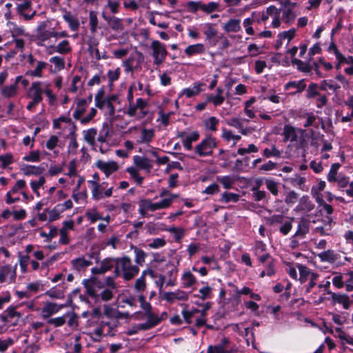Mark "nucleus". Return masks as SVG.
<instances>
[{"instance_id": "nucleus-56", "label": "nucleus", "mask_w": 353, "mask_h": 353, "mask_svg": "<svg viewBox=\"0 0 353 353\" xmlns=\"http://www.w3.org/2000/svg\"><path fill=\"white\" fill-rule=\"evenodd\" d=\"M239 198L240 195L238 194L225 192L221 194L219 201L224 203H227L230 201L237 202L239 200Z\"/></svg>"}, {"instance_id": "nucleus-28", "label": "nucleus", "mask_w": 353, "mask_h": 353, "mask_svg": "<svg viewBox=\"0 0 353 353\" xmlns=\"http://www.w3.org/2000/svg\"><path fill=\"white\" fill-rule=\"evenodd\" d=\"M181 286L183 288H192L197 282L195 276L190 271L185 270L181 274Z\"/></svg>"}, {"instance_id": "nucleus-15", "label": "nucleus", "mask_w": 353, "mask_h": 353, "mask_svg": "<svg viewBox=\"0 0 353 353\" xmlns=\"http://www.w3.org/2000/svg\"><path fill=\"white\" fill-rule=\"evenodd\" d=\"M304 130L296 129L290 125H285L282 135L283 136V142H295L298 141L299 135L303 136Z\"/></svg>"}, {"instance_id": "nucleus-23", "label": "nucleus", "mask_w": 353, "mask_h": 353, "mask_svg": "<svg viewBox=\"0 0 353 353\" xmlns=\"http://www.w3.org/2000/svg\"><path fill=\"white\" fill-rule=\"evenodd\" d=\"M166 266L169 268L164 275L166 276L167 286L174 287L176 285L179 269L173 264H168Z\"/></svg>"}, {"instance_id": "nucleus-54", "label": "nucleus", "mask_w": 353, "mask_h": 353, "mask_svg": "<svg viewBox=\"0 0 353 353\" xmlns=\"http://www.w3.org/2000/svg\"><path fill=\"white\" fill-rule=\"evenodd\" d=\"M98 17L97 14L94 11H90L89 12V25L90 30L92 34H95L98 29Z\"/></svg>"}, {"instance_id": "nucleus-59", "label": "nucleus", "mask_w": 353, "mask_h": 353, "mask_svg": "<svg viewBox=\"0 0 353 353\" xmlns=\"http://www.w3.org/2000/svg\"><path fill=\"white\" fill-rule=\"evenodd\" d=\"M166 241L164 238H154L148 241V247L150 249H159L165 245Z\"/></svg>"}, {"instance_id": "nucleus-42", "label": "nucleus", "mask_w": 353, "mask_h": 353, "mask_svg": "<svg viewBox=\"0 0 353 353\" xmlns=\"http://www.w3.org/2000/svg\"><path fill=\"white\" fill-rule=\"evenodd\" d=\"M46 67L47 63L42 61H38L36 62L35 68L32 70L28 71L27 74L32 77L41 78L43 77V70L46 69Z\"/></svg>"}, {"instance_id": "nucleus-26", "label": "nucleus", "mask_w": 353, "mask_h": 353, "mask_svg": "<svg viewBox=\"0 0 353 353\" xmlns=\"http://www.w3.org/2000/svg\"><path fill=\"white\" fill-rule=\"evenodd\" d=\"M205 52V47L204 44L201 43L189 45L184 50L185 54L188 57H191L192 56H196V55H201V54H204Z\"/></svg>"}, {"instance_id": "nucleus-43", "label": "nucleus", "mask_w": 353, "mask_h": 353, "mask_svg": "<svg viewBox=\"0 0 353 353\" xmlns=\"http://www.w3.org/2000/svg\"><path fill=\"white\" fill-rule=\"evenodd\" d=\"M97 134V130L94 128L83 131V140L91 146H94L95 145Z\"/></svg>"}, {"instance_id": "nucleus-61", "label": "nucleus", "mask_w": 353, "mask_h": 353, "mask_svg": "<svg viewBox=\"0 0 353 353\" xmlns=\"http://www.w3.org/2000/svg\"><path fill=\"white\" fill-rule=\"evenodd\" d=\"M56 46L57 53L67 54L72 51V48L68 40H63Z\"/></svg>"}, {"instance_id": "nucleus-27", "label": "nucleus", "mask_w": 353, "mask_h": 353, "mask_svg": "<svg viewBox=\"0 0 353 353\" xmlns=\"http://www.w3.org/2000/svg\"><path fill=\"white\" fill-rule=\"evenodd\" d=\"M205 84L201 82L194 83L192 88H187L182 90L181 94L186 96L188 98L198 95L204 90Z\"/></svg>"}, {"instance_id": "nucleus-25", "label": "nucleus", "mask_w": 353, "mask_h": 353, "mask_svg": "<svg viewBox=\"0 0 353 353\" xmlns=\"http://www.w3.org/2000/svg\"><path fill=\"white\" fill-rule=\"evenodd\" d=\"M318 257L323 262L334 263L338 262V260L341 256L339 254L336 253L332 250H327L318 254Z\"/></svg>"}, {"instance_id": "nucleus-37", "label": "nucleus", "mask_w": 353, "mask_h": 353, "mask_svg": "<svg viewBox=\"0 0 353 353\" xmlns=\"http://www.w3.org/2000/svg\"><path fill=\"white\" fill-rule=\"evenodd\" d=\"M63 19L68 23L69 28L72 31H77L79 28V21L77 17L73 16L70 12H65L63 15Z\"/></svg>"}, {"instance_id": "nucleus-38", "label": "nucleus", "mask_w": 353, "mask_h": 353, "mask_svg": "<svg viewBox=\"0 0 353 353\" xmlns=\"http://www.w3.org/2000/svg\"><path fill=\"white\" fill-rule=\"evenodd\" d=\"M296 267L299 271L300 276L299 279L301 283H305L312 277V275L313 276L315 274H316V272L311 271L308 268H307L305 265L298 264Z\"/></svg>"}, {"instance_id": "nucleus-31", "label": "nucleus", "mask_w": 353, "mask_h": 353, "mask_svg": "<svg viewBox=\"0 0 353 353\" xmlns=\"http://www.w3.org/2000/svg\"><path fill=\"white\" fill-rule=\"evenodd\" d=\"M103 17L113 30L121 32L123 30L122 19L116 17H106L105 14L103 15Z\"/></svg>"}, {"instance_id": "nucleus-41", "label": "nucleus", "mask_w": 353, "mask_h": 353, "mask_svg": "<svg viewBox=\"0 0 353 353\" xmlns=\"http://www.w3.org/2000/svg\"><path fill=\"white\" fill-rule=\"evenodd\" d=\"M87 108L88 101L84 99H79L77 103V108L73 113V117L76 119H79L85 113Z\"/></svg>"}, {"instance_id": "nucleus-8", "label": "nucleus", "mask_w": 353, "mask_h": 353, "mask_svg": "<svg viewBox=\"0 0 353 353\" xmlns=\"http://www.w3.org/2000/svg\"><path fill=\"white\" fill-rule=\"evenodd\" d=\"M216 147V139L209 136L203 139L194 147V153L199 157L211 156L213 154L214 149Z\"/></svg>"}, {"instance_id": "nucleus-33", "label": "nucleus", "mask_w": 353, "mask_h": 353, "mask_svg": "<svg viewBox=\"0 0 353 353\" xmlns=\"http://www.w3.org/2000/svg\"><path fill=\"white\" fill-rule=\"evenodd\" d=\"M226 32H238L241 30V20L239 19H230L223 26Z\"/></svg>"}, {"instance_id": "nucleus-32", "label": "nucleus", "mask_w": 353, "mask_h": 353, "mask_svg": "<svg viewBox=\"0 0 353 353\" xmlns=\"http://www.w3.org/2000/svg\"><path fill=\"white\" fill-rule=\"evenodd\" d=\"M267 12L273 17L272 26L274 28H278L281 26V19L279 17V10L275 6H270L267 8Z\"/></svg>"}, {"instance_id": "nucleus-11", "label": "nucleus", "mask_w": 353, "mask_h": 353, "mask_svg": "<svg viewBox=\"0 0 353 353\" xmlns=\"http://www.w3.org/2000/svg\"><path fill=\"white\" fill-rule=\"evenodd\" d=\"M46 82L34 81L27 90V97L31 100L41 103L43 100Z\"/></svg>"}, {"instance_id": "nucleus-50", "label": "nucleus", "mask_w": 353, "mask_h": 353, "mask_svg": "<svg viewBox=\"0 0 353 353\" xmlns=\"http://www.w3.org/2000/svg\"><path fill=\"white\" fill-rule=\"evenodd\" d=\"M112 288H104L100 292L98 293V297L94 298L95 301L101 300L103 301H108L113 298V292Z\"/></svg>"}, {"instance_id": "nucleus-35", "label": "nucleus", "mask_w": 353, "mask_h": 353, "mask_svg": "<svg viewBox=\"0 0 353 353\" xmlns=\"http://www.w3.org/2000/svg\"><path fill=\"white\" fill-rule=\"evenodd\" d=\"M332 223V218L327 216L326 223L323 225L316 227L314 232L321 236L330 235L331 234Z\"/></svg>"}, {"instance_id": "nucleus-63", "label": "nucleus", "mask_w": 353, "mask_h": 353, "mask_svg": "<svg viewBox=\"0 0 353 353\" xmlns=\"http://www.w3.org/2000/svg\"><path fill=\"white\" fill-rule=\"evenodd\" d=\"M216 180L221 183L225 189H230L234 184L235 179L231 176H217Z\"/></svg>"}, {"instance_id": "nucleus-20", "label": "nucleus", "mask_w": 353, "mask_h": 353, "mask_svg": "<svg viewBox=\"0 0 353 353\" xmlns=\"http://www.w3.org/2000/svg\"><path fill=\"white\" fill-rule=\"evenodd\" d=\"M63 307V305H59L49 301L46 302L41 310V315L43 319H48L52 315L57 313Z\"/></svg>"}, {"instance_id": "nucleus-30", "label": "nucleus", "mask_w": 353, "mask_h": 353, "mask_svg": "<svg viewBox=\"0 0 353 353\" xmlns=\"http://www.w3.org/2000/svg\"><path fill=\"white\" fill-rule=\"evenodd\" d=\"M153 202L151 199H144L139 203V213L143 217L148 212H154Z\"/></svg>"}, {"instance_id": "nucleus-62", "label": "nucleus", "mask_w": 353, "mask_h": 353, "mask_svg": "<svg viewBox=\"0 0 353 353\" xmlns=\"http://www.w3.org/2000/svg\"><path fill=\"white\" fill-rule=\"evenodd\" d=\"M218 34L217 30L214 27L212 23L205 24L204 34L205 36V40L210 41L212 38L215 37Z\"/></svg>"}, {"instance_id": "nucleus-14", "label": "nucleus", "mask_w": 353, "mask_h": 353, "mask_svg": "<svg viewBox=\"0 0 353 353\" xmlns=\"http://www.w3.org/2000/svg\"><path fill=\"white\" fill-rule=\"evenodd\" d=\"M47 21H42L39 23L36 29V41L40 46H45V42L51 38L50 30H46Z\"/></svg>"}, {"instance_id": "nucleus-2", "label": "nucleus", "mask_w": 353, "mask_h": 353, "mask_svg": "<svg viewBox=\"0 0 353 353\" xmlns=\"http://www.w3.org/2000/svg\"><path fill=\"white\" fill-rule=\"evenodd\" d=\"M119 324V321L117 319L101 318L99 327L96 328L92 334V338L95 341H99L102 336H115Z\"/></svg>"}, {"instance_id": "nucleus-10", "label": "nucleus", "mask_w": 353, "mask_h": 353, "mask_svg": "<svg viewBox=\"0 0 353 353\" xmlns=\"http://www.w3.org/2000/svg\"><path fill=\"white\" fill-rule=\"evenodd\" d=\"M86 293L92 298L98 297V293L104 288L102 280L98 277H92L83 282Z\"/></svg>"}, {"instance_id": "nucleus-55", "label": "nucleus", "mask_w": 353, "mask_h": 353, "mask_svg": "<svg viewBox=\"0 0 353 353\" xmlns=\"http://www.w3.org/2000/svg\"><path fill=\"white\" fill-rule=\"evenodd\" d=\"M85 216L92 223L102 219V216L99 214L96 208L88 209L85 211Z\"/></svg>"}, {"instance_id": "nucleus-29", "label": "nucleus", "mask_w": 353, "mask_h": 353, "mask_svg": "<svg viewBox=\"0 0 353 353\" xmlns=\"http://www.w3.org/2000/svg\"><path fill=\"white\" fill-rule=\"evenodd\" d=\"M134 163L139 168L150 172L152 168V161L145 157L134 156L133 158Z\"/></svg>"}, {"instance_id": "nucleus-4", "label": "nucleus", "mask_w": 353, "mask_h": 353, "mask_svg": "<svg viewBox=\"0 0 353 353\" xmlns=\"http://www.w3.org/2000/svg\"><path fill=\"white\" fill-rule=\"evenodd\" d=\"M281 7L279 9L281 13V20L288 25L292 24L298 14L297 3L291 0H280Z\"/></svg>"}, {"instance_id": "nucleus-45", "label": "nucleus", "mask_w": 353, "mask_h": 353, "mask_svg": "<svg viewBox=\"0 0 353 353\" xmlns=\"http://www.w3.org/2000/svg\"><path fill=\"white\" fill-rule=\"evenodd\" d=\"M199 138V134L197 131H194L188 134L183 140V146L187 150L192 149V143L196 141Z\"/></svg>"}, {"instance_id": "nucleus-47", "label": "nucleus", "mask_w": 353, "mask_h": 353, "mask_svg": "<svg viewBox=\"0 0 353 353\" xmlns=\"http://www.w3.org/2000/svg\"><path fill=\"white\" fill-rule=\"evenodd\" d=\"M255 15L254 13H251L250 16L249 17L245 18L243 21V26L245 28V31L246 34L249 35H254L255 32L252 27L254 21V16Z\"/></svg>"}, {"instance_id": "nucleus-44", "label": "nucleus", "mask_w": 353, "mask_h": 353, "mask_svg": "<svg viewBox=\"0 0 353 353\" xmlns=\"http://www.w3.org/2000/svg\"><path fill=\"white\" fill-rule=\"evenodd\" d=\"M74 269L80 271L90 266L92 262L84 257H79L71 261Z\"/></svg>"}, {"instance_id": "nucleus-46", "label": "nucleus", "mask_w": 353, "mask_h": 353, "mask_svg": "<svg viewBox=\"0 0 353 353\" xmlns=\"http://www.w3.org/2000/svg\"><path fill=\"white\" fill-rule=\"evenodd\" d=\"M132 248L134 253V261L137 263V265L142 266L145 263V260L147 256L146 252H145L143 250L138 248L136 246H134Z\"/></svg>"}, {"instance_id": "nucleus-52", "label": "nucleus", "mask_w": 353, "mask_h": 353, "mask_svg": "<svg viewBox=\"0 0 353 353\" xmlns=\"http://www.w3.org/2000/svg\"><path fill=\"white\" fill-rule=\"evenodd\" d=\"M265 183L267 189L270 192V193L274 196H277L279 194V187L280 183L277 181H275L272 179H266L265 180Z\"/></svg>"}, {"instance_id": "nucleus-58", "label": "nucleus", "mask_w": 353, "mask_h": 353, "mask_svg": "<svg viewBox=\"0 0 353 353\" xmlns=\"http://www.w3.org/2000/svg\"><path fill=\"white\" fill-rule=\"evenodd\" d=\"M340 168V164L339 163H333L330 169V171L327 176V180L330 183H333L339 176L338 170Z\"/></svg>"}, {"instance_id": "nucleus-17", "label": "nucleus", "mask_w": 353, "mask_h": 353, "mask_svg": "<svg viewBox=\"0 0 353 353\" xmlns=\"http://www.w3.org/2000/svg\"><path fill=\"white\" fill-rule=\"evenodd\" d=\"M310 221L305 217H301L299 219L296 230L293 237L304 239L310 232Z\"/></svg>"}, {"instance_id": "nucleus-51", "label": "nucleus", "mask_w": 353, "mask_h": 353, "mask_svg": "<svg viewBox=\"0 0 353 353\" xmlns=\"http://www.w3.org/2000/svg\"><path fill=\"white\" fill-rule=\"evenodd\" d=\"M1 93L5 97H13L17 94V85L16 83L5 85L1 89Z\"/></svg>"}, {"instance_id": "nucleus-21", "label": "nucleus", "mask_w": 353, "mask_h": 353, "mask_svg": "<svg viewBox=\"0 0 353 353\" xmlns=\"http://www.w3.org/2000/svg\"><path fill=\"white\" fill-rule=\"evenodd\" d=\"M228 125L234 127L239 130L243 135H248L254 131V128H243L242 121L237 117H232L227 121Z\"/></svg>"}, {"instance_id": "nucleus-57", "label": "nucleus", "mask_w": 353, "mask_h": 353, "mask_svg": "<svg viewBox=\"0 0 353 353\" xmlns=\"http://www.w3.org/2000/svg\"><path fill=\"white\" fill-rule=\"evenodd\" d=\"M291 61L292 65H296V68L299 71L308 73L312 70V66L309 63H305L300 59H292Z\"/></svg>"}, {"instance_id": "nucleus-6", "label": "nucleus", "mask_w": 353, "mask_h": 353, "mask_svg": "<svg viewBox=\"0 0 353 353\" xmlns=\"http://www.w3.org/2000/svg\"><path fill=\"white\" fill-rule=\"evenodd\" d=\"M148 103L142 98L136 99L135 103L129 104L125 111V114L130 117H134L137 120H141L148 114L147 109Z\"/></svg>"}, {"instance_id": "nucleus-18", "label": "nucleus", "mask_w": 353, "mask_h": 353, "mask_svg": "<svg viewBox=\"0 0 353 353\" xmlns=\"http://www.w3.org/2000/svg\"><path fill=\"white\" fill-rule=\"evenodd\" d=\"M117 258H106L103 259L99 267H95L92 269V272L94 274H104L110 270L114 266H117Z\"/></svg>"}, {"instance_id": "nucleus-49", "label": "nucleus", "mask_w": 353, "mask_h": 353, "mask_svg": "<svg viewBox=\"0 0 353 353\" xmlns=\"http://www.w3.org/2000/svg\"><path fill=\"white\" fill-rule=\"evenodd\" d=\"M319 88L320 90L323 91L330 90L334 92H336L338 90L341 88V87L337 83H336L333 80H323L321 82Z\"/></svg>"}, {"instance_id": "nucleus-9", "label": "nucleus", "mask_w": 353, "mask_h": 353, "mask_svg": "<svg viewBox=\"0 0 353 353\" xmlns=\"http://www.w3.org/2000/svg\"><path fill=\"white\" fill-rule=\"evenodd\" d=\"M150 49L154 59V64L156 65H161L168 55L165 45L158 40H154L150 44Z\"/></svg>"}, {"instance_id": "nucleus-13", "label": "nucleus", "mask_w": 353, "mask_h": 353, "mask_svg": "<svg viewBox=\"0 0 353 353\" xmlns=\"http://www.w3.org/2000/svg\"><path fill=\"white\" fill-rule=\"evenodd\" d=\"M16 268H13L11 265L6 264L2 265L0 268V283H14L16 281Z\"/></svg>"}, {"instance_id": "nucleus-7", "label": "nucleus", "mask_w": 353, "mask_h": 353, "mask_svg": "<svg viewBox=\"0 0 353 353\" xmlns=\"http://www.w3.org/2000/svg\"><path fill=\"white\" fill-rule=\"evenodd\" d=\"M89 187L91 188L92 199L94 201H99L105 197H110L112 194L113 187L107 188L108 183L99 182L96 181H88Z\"/></svg>"}, {"instance_id": "nucleus-24", "label": "nucleus", "mask_w": 353, "mask_h": 353, "mask_svg": "<svg viewBox=\"0 0 353 353\" xmlns=\"http://www.w3.org/2000/svg\"><path fill=\"white\" fill-rule=\"evenodd\" d=\"M17 307L18 306L8 307L1 316L2 320L5 322H10L12 319H14L17 322L22 317V314L17 311Z\"/></svg>"}, {"instance_id": "nucleus-19", "label": "nucleus", "mask_w": 353, "mask_h": 353, "mask_svg": "<svg viewBox=\"0 0 353 353\" xmlns=\"http://www.w3.org/2000/svg\"><path fill=\"white\" fill-rule=\"evenodd\" d=\"M155 137V131L153 128H143L136 140L138 144L149 145Z\"/></svg>"}, {"instance_id": "nucleus-3", "label": "nucleus", "mask_w": 353, "mask_h": 353, "mask_svg": "<svg viewBox=\"0 0 353 353\" xmlns=\"http://www.w3.org/2000/svg\"><path fill=\"white\" fill-rule=\"evenodd\" d=\"M118 99V97L112 94L104 97L103 90H99L94 97L95 105L101 110H105L110 117L115 114V108L113 103Z\"/></svg>"}, {"instance_id": "nucleus-12", "label": "nucleus", "mask_w": 353, "mask_h": 353, "mask_svg": "<svg viewBox=\"0 0 353 353\" xmlns=\"http://www.w3.org/2000/svg\"><path fill=\"white\" fill-rule=\"evenodd\" d=\"M161 299L168 303L172 304L176 301H188L189 299V294L184 290L178 289L173 292H165L162 293Z\"/></svg>"}, {"instance_id": "nucleus-40", "label": "nucleus", "mask_w": 353, "mask_h": 353, "mask_svg": "<svg viewBox=\"0 0 353 353\" xmlns=\"http://www.w3.org/2000/svg\"><path fill=\"white\" fill-rule=\"evenodd\" d=\"M119 314V310L117 308L112 307L110 305L105 304L103 307V315L101 318L117 319Z\"/></svg>"}, {"instance_id": "nucleus-48", "label": "nucleus", "mask_w": 353, "mask_h": 353, "mask_svg": "<svg viewBox=\"0 0 353 353\" xmlns=\"http://www.w3.org/2000/svg\"><path fill=\"white\" fill-rule=\"evenodd\" d=\"M10 30L12 34V37L14 38L20 37V36H28V33L23 26H19L14 23H10Z\"/></svg>"}, {"instance_id": "nucleus-39", "label": "nucleus", "mask_w": 353, "mask_h": 353, "mask_svg": "<svg viewBox=\"0 0 353 353\" xmlns=\"http://www.w3.org/2000/svg\"><path fill=\"white\" fill-rule=\"evenodd\" d=\"M20 170L26 176H36L42 173V169L40 167L32 165L22 164L20 165Z\"/></svg>"}, {"instance_id": "nucleus-5", "label": "nucleus", "mask_w": 353, "mask_h": 353, "mask_svg": "<svg viewBox=\"0 0 353 353\" xmlns=\"http://www.w3.org/2000/svg\"><path fill=\"white\" fill-rule=\"evenodd\" d=\"M135 319L140 321L145 318L146 321L143 323L139 324V327L143 330H148L152 329L159 324V315L152 312V307L143 310V312H138L134 314Z\"/></svg>"}, {"instance_id": "nucleus-64", "label": "nucleus", "mask_w": 353, "mask_h": 353, "mask_svg": "<svg viewBox=\"0 0 353 353\" xmlns=\"http://www.w3.org/2000/svg\"><path fill=\"white\" fill-rule=\"evenodd\" d=\"M111 135V129L108 127V124L103 125L102 130L100 131L97 141L101 143H105L108 137Z\"/></svg>"}, {"instance_id": "nucleus-16", "label": "nucleus", "mask_w": 353, "mask_h": 353, "mask_svg": "<svg viewBox=\"0 0 353 353\" xmlns=\"http://www.w3.org/2000/svg\"><path fill=\"white\" fill-rule=\"evenodd\" d=\"M327 294L331 296V300L333 305L336 303L341 304L345 310H348L352 304V301L345 294H336L331 291L327 292Z\"/></svg>"}, {"instance_id": "nucleus-34", "label": "nucleus", "mask_w": 353, "mask_h": 353, "mask_svg": "<svg viewBox=\"0 0 353 353\" xmlns=\"http://www.w3.org/2000/svg\"><path fill=\"white\" fill-rule=\"evenodd\" d=\"M69 134L67 136L70 139L69 148L76 150L78 148V143L76 139V130L77 127L74 123H70L67 126Z\"/></svg>"}, {"instance_id": "nucleus-60", "label": "nucleus", "mask_w": 353, "mask_h": 353, "mask_svg": "<svg viewBox=\"0 0 353 353\" xmlns=\"http://www.w3.org/2000/svg\"><path fill=\"white\" fill-rule=\"evenodd\" d=\"M219 6V3L218 2L212 1L208 3L202 2L201 11L206 14H211L213 12L218 11Z\"/></svg>"}, {"instance_id": "nucleus-1", "label": "nucleus", "mask_w": 353, "mask_h": 353, "mask_svg": "<svg viewBox=\"0 0 353 353\" xmlns=\"http://www.w3.org/2000/svg\"><path fill=\"white\" fill-rule=\"evenodd\" d=\"M139 272V268L132 264L131 259L128 256L117 258V266L114 273L117 276H121L125 281H130Z\"/></svg>"}, {"instance_id": "nucleus-22", "label": "nucleus", "mask_w": 353, "mask_h": 353, "mask_svg": "<svg viewBox=\"0 0 353 353\" xmlns=\"http://www.w3.org/2000/svg\"><path fill=\"white\" fill-rule=\"evenodd\" d=\"M97 167L104 172L106 176H109L113 172L118 170V165L116 162L114 161H103L99 160L96 163Z\"/></svg>"}, {"instance_id": "nucleus-53", "label": "nucleus", "mask_w": 353, "mask_h": 353, "mask_svg": "<svg viewBox=\"0 0 353 353\" xmlns=\"http://www.w3.org/2000/svg\"><path fill=\"white\" fill-rule=\"evenodd\" d=\"M147 287V283L145 281V277L141 274L140 277L136 279L134 285V290L139 293H143Z\"/></svg>"}, {"instance_id": "nucleus-36", "label": "nucleus", "mask_w": 353, "mask_h": 353, "mask_svg": "<svg viewBox=\"0 0 353 353\" xmlns=\"http://www.w3.org/2000/svg\"><path fill=\"white\" fill-rule=\"evenodd\" d=\"M306 88V84L305 83L304 79H301L299 81H292L288 82L285 85L284 88L285 90H290L294 88L296 91L293 93H300L303 92Z\"/></svg>"}]
</instances>
